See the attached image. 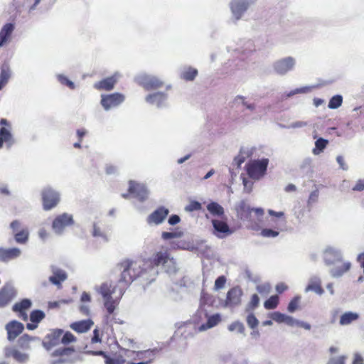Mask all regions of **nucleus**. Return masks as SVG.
Here are the masks:
<instances>
[{
    "label": "nucleus",
    "mask_w": 364,
    "mask_h": 364,
    "mask_svg": "<svg viewBox=\"0 0 364 364\" xmlns=\"http://www.w3.org/2000/svg\"><path fill=\"white\" fill-rule=\"evenodd\" d=\"M120 270L119 282L124 283L126 286L129 285L137 278L142 277L147 272V267L144 265V261L134 260L126 258L117 264Z\"/></svg>",
    "instance_id": "obj_1"
},
{
    "label": "nucleus",
    "mask_w": 364,
    "mask_h": 364,
    "mask_svg": "<svg viewBox=\"0 0 364 364\" xmlns=\"http://www.w3.org/2000/svg\"><path fill=\"white\" fill-rule=\"evenodd\" d=\"M144 265L146 266L147 269L161 266L168 273L176 272L178 269L176 259L167 249L156 252L151 257L144 260Z\"/></svg>",
    "instance_id": "obj_2"
},
{
    "label": "nucleus",
    "mask_w": 364,
    "mask_h": 364,
    "mask_svg": "<svg viewBox=\"0 0 364 364\" xmlns=\"http://www.w3.org/2000/svg\"><path fill=\"white\" fill-rule=\"evenodd\" d=\"M236 214L241 220L247 221L249 223V228L253 230L261 229L259 223L252 219V215L255 213L258 220H261L264 215V210L261 208H252L245 200H241L235 207Z\"/></svg>",
    "instance_id": "obj_3"
},
{
    "label": "nucleus",
    "mask_w": 364,
    "mask_h": 364,
    "mask_svg": "<svg viewBox=\"0 0 364 364\" xmlns=\"http://www.w3.org/2000/svg\"><path fill=\"white\" fill-rule=\"evenodd\" d=\"M88 353L93 355H101L105 358V364H123L135 363V350H132L126 348H121L118 353L114 354L112 358H110L105 352L102 350H91Z\"/></svg>",
    "instance_id": "obj_4"
},
{
    "label": "nucleus",
    "mask_w": 364,
    "mask_h": 364,
    "mask_svg": "<svg viewBox=\"0 0 364 364\" xmlns=\"http://www.w3.org/2000/svg\"><path fill=\"white\" fill-rule=\"evenodd\" d=\"M269 160L262 159V160H253L249 161L245 165V170L250 178L259 179L262 177L267 171Z\"/></svg>",
    "instance_id": "obj_5"
},
{
    "label": "nucleus",
    "mask_w": 364,
    "mask_h": 364,
    "mask_svg": "<svg viewBox=\"0 0 364 364\" xmlns=\"http://www.w3.org/2000/svg\"><path fill=\"white\" fill-rule=\"evenodd\" d=\"M129 195L142 202L147 199L148 191L144 185L130 181L129 182L128 193L123 194L122 197L127 198Z\"/></svg>",
    "instance_id": "obj_6"
},
{
    "label": "nucleus",
    "mask_w": 364,
    "mask_h": 364,
    "mask_svg": "<svg viewBox=\"0 0 364 364\" xmlns=\"http://www.w3.org/2000/svg\"><path fill=\"white\" fill-rule=\"evenodd\" d=\"M41 196L43 208L46 210L52 209L60 201L59 193L50 187L44 188Z\"/></svg>",
    "instance_id": "obj_7"
},
{
    "label": "nucleus",
    "mask_w": 364,
    "mask_h": 364,
    "mask_svg": "<svg viewBox=\"0 0 364 364\" xmlns=\"http://www.w3.org/2000/svg\"><path fill=\"white\" fill-rule=\"evenodd\" d=\"M12 230L15 241L19 244H26L28 240L29 231L26 227L22 225L21 223L18 220H14L10 224Z\"/></svg>",
    "instance_id": "obj_8"
},
{
    "label": "nucleus",
    "mask_w": 364,
    "mask_h": 364,
    "mask_svg": "<svg viewBox=\"0 0 364 364\" xmlns=\"http://www.w3.org/2000/svg\"><path fill=\"white\" fill-rule=\"evenodd\" d=\"M101 97V105L106 110L118 106L123 102L125 99L124 95L119 92L102 95Z\"/></svg>",
    "instance_id": "obj_9"
},
{
    "label": "nucleus",
    "mask_w": 364,
    "mask_h": 364,
    "mask_svg": "<svg viewBox=\"0 0 364 364\" xmlns=\"http://www.w3.org/2000/svg\"><path fill=\"white\" fill-rule=\"evenodd\" d=\"M63 333V331L61 329H53L49 333H48L43 342V346L47 350H50L53 348L57 346L60 343L61 336Z\"/></svg>",
    "instance_id": "obj_10"
},
{
    "label": "nucleus",
    "mask_w": 364,
    "mask_h": 364,
    "mask_svg": "<svg viewBox=\"0 0 364 364\" xmlns=\"http://www.w3.org/2000/svg\"><path fill=\"white\" fill-rule=\"evenodd\" d=\"M73 219L71 215L63 213L58 215L53 221L52 228L57 233H60L65 228L73 224Z\"/></svg>",
    "instance_id": "obj_11"
},
{
    "label": "nucleus",
    "mask_w": 364,
    "mask_h": 364,
    "mask_svg": "<svg viewBox=\"0 0 364 364\" xmlns=\"http://www.w3.org/2000/svg\"><path fill=\"white\" fill-rule=\"evenodd\" d=\"M242 291L240 287L231 288L227 293L225 306L234 307L241 304Z\"/></svg>",
    "instance_id": "obj_12"
},
{
    "label": "nucleus",
    "mask_w": 364,
    "mask_h": 364,
    "mask_svg": "<svg viewBox=\"0 0 364 364\" xmlns=\"http://www.w3.org/2000/svg\"><path fill=\"white\" fill-rule=\"evenodd\" d=\"M31 301L28 299H23L19 302H16L12 307L13 311L17 314L18 318L23 321H27V311L31 307Z\"/></svg>",
    "instance_id": "obj_13"
},
{
    "label": "nucleus",
    "mask_w": 364,
    "mask_h": 364,
    "mask_svg": "<svg viewBox=\"0 0 364 364\" xmlns=\"http://www.w3.org/2000/svg\"><path fill=\"white\" fill-rule=\"evenodd\" d=\"M0 124L6 125L9 127H1L0 129V149L2 148L4 143H5L9 147L14 144L13 136L10 132V124L6 119H1L0 120Z\"/></svg>",
    "instance_id": "obj_14"
},
{
    "label": "nucleus",
    "mask_w": 364,
    "mask_h": 364,
    "mask_svg": "<svg viewBox=\"0 0 364 364\" xmlns=\"http://www.w3.org/2000/svg\"><path fill=\"white\" fill-rule=\"evenodd\" d=\"M168 213V209L160 206L148 216L146 221L149 225H159L166 219Z\"/></svg>",
    "instance_id": "obj_15"
},
{
    "label": "nucleus",
    "mask_w": 364,
    "mask_h": 364,
    "mask_svg": "<svg viewBox=\"0 0 364 364\" xmlns=\"http://www.w3.org/2000/svg\"><path fill=\"white\" fill-rule=\"evenodd\" d=\"M294 64V59L287 57L277 61L274 65V68L278 74L284 75L293 68Z\"/></svg>",
    "instance_id": "obj_16"
},
{
    "label": "nucleus",
    "mask_w": 364,
    "mask_h": 364,
    "mask_svg": "<svg viewBox=\"0 0 364 364\" xmlns=\"http://www.w3.org/2000/svg\"><path fill=\"white\" fill-rule=\"evenodd\" d=\"M74 352L73 348L63 347L54 350L50 356L53 358V364H60L65 363L67 358Z\"/></svg>",
    "instance_id": "obj_17"
},
{
    "label": "nucleus",
    "mask_w": 364,
    "mask_h": 364,
    "mask_svg": "<svg viewBox=\"0 0 364 364\" xmlns=\"http://www.w3.org/2000/svg\"><path fill=\"white\" fill-rule=\"evenodd\" d=\"M212 224L215 235L218 237L223 238L232 233V230L225 221L213 219L212 220Z\"/></svg>",
    "instance_id": "obj_18"
},
{
    "label": "nucleus",
    "mask_w": 364,
    "mask_h": 364,
    "mask_svg": "<svg viewBox=\"0 0 364 364\" xmlns=\"http://www.w3.org/2000/svg\"><path fill=\"white\" fill-rule=\"evenodd\" d=\"M16 290L11 287L4 286L0 290V307L6 306L16 296Z\"/></svg>",
    "instance_id": "obj_19"
},
{
    "label": "nucleus",
    "mask_w": 364,
    "mask_h": 364,
    "mask_svg": "<svg viewBox=\"0 0 364 364\" xmlns=\"http://www.w3.org/2000/svg\"><path fill=\"white\" fill-rule=\"evenodd\" d=\"M117 82V76L116 75L102 79L94 84V87L97 90H112Z\"/></svg>",
    "instance_id": "obj_20"
},
{
    "label": "nucleus",
    "mask_w": 364,
    "mask_h": 364,
    "mask_svg": "<svg viewBox=\"0 0 364 364\" xmlns=\"http://www.w3.org/2000/svg\"><path fill=\"white\" fill-rule=\"evenodd\" d=\"M155 358L153 350H139L136 351L134 364H150Z\"/></svg>",
    "instance_id": "obj_21"
},
{
    "label": "nucleus",
    "mask_w": 364,
    "mask_h": 364,
    "mask_svg": "<svg viewBox=\"0 0 364 364\" xmlns=\"http://www.w3.org/2000/svg\"><path fill=\"white\" fill-rule=\"evenodd\" d=\"M8 333V339L14 341L23 331V325L16 321L9 322L6 327Z\"/></svg>",
    "instance_id": "obj_22"
},
{
    "label": "nucleus",
    "mask_w": 364,
    "mask_h": 364,
    "mask_svg": "<svg viewBox=\"0 0 364 364\" xmlns=\"http://www.w3.org/2000/svg\"><path fill=\"white\" fill-rule=\"evenodd\" d=\"M5 357L13 358L18 363H25L28 359V355L20 351L16 347H9L5 349Z\"/></svg>",
    "instance_id": "obj_23"
},
{
    "label": "nucleus",
    "mask_w": 364,
    "mask_h": 364,
    "mask_svg": "<svg viewBox=\"0 0 364 364\" xmlns=\"http://www.w3.org/2000/svg\"><path fill=\"white\" fill-rule=\"evenodd\" d=\"M139 84L146 90H156L164 85L162 81L155 77H144L140 79Z\"/></svg>",
    "instance_id": "obj_24"
},
{
    "label": "nucleus",
    "mask_w": 364,
    "mask_h": 364,
    "mask_svg": "<svg viewBox=\"0 0 364 364\" xmlns=\"http://www.w3.org/2000/svg\"><path fill=\"white\" fill-rule=\"evenodd\" d=\"M247 7L248 3L245 0H234L230 4V9L237 19L240 18Z\"/></svg>",
    "instance_id": "obj_25"
},
{
    "label": "nucleus",
    "mask_w": 364,
    "mask_h": 364,
    "mask_svg": "<svg viewBox=\"0 0 364 364\" xmlns=\"http://www.w3.org/2000/svg\"><path fill=\"white\" fill-rule=\"evenodd\" d=\"M53 274L49 277V281L58 288L62 287V282L65 281L68 278L66 272L59 268L53 267L52 269Z\"/></svg>",
    "instance_id": "obj_26"
},
{
    "label": "nucleus",
    "mask_w": 364,
    "mask_h": 364,
    "mask_svg": "<svg viewBox=\"0 0 364 364\" xmlns=\"http://www.w3.org/2000/svg\"><path fill=\"white\" fill-rule=\"evenodd\" d=\"M14 30V25L11 23H6L0 31V47L9 43Z\"/></svg>",
    "instance_id": "obj_27"
},
{
    "label": "nucleus",
    "mask_w": 364,
    "mask_h": 364,
    "mask_svg": "<svg viewBox=\"0 0 364 364\" xmlns=\"http://www.w3.org/2000/svg\"><path fill=\"white\" fill-rule=\"evenodd\" d=\"M20 255L21 250L17 247L9 249L0 248V260L3 262H8L17 258Z\"/></svg>",
    "instance_id": "obj_28"
},
{
    "label": "nucleus",
    "mask_w": 364,
    "mask_h": 364,
    "mask_svg": "<svg viewBox=\"0 0 364 364\" xmlns=\"http://www.w3.org/2000/svg\"><path fill=\"white\" fill-rule=\"evenodd\" d=\"M46 315L41 310H34L30 314V320L31 323L26 324V328L28 330H34L38 327V323H40Z\"/></svg>",
    "instance_id": "obj_29"
},
{
    "label": "nucleus",
    "mask_w": 364,
    "mask_h": 364,
    "mask_svg": "<svg viewBox=\"0 0 364 364\" xmlns=\"http://www.w3.org/2000/svg\"><path fill=\"white\" fill-rule=\"evenodd\" d=\"M93 324L91 319H86L73 323L70 328L77 333H85L89 331Z\"/></svg>",
    "instance_id": "obj_30"
},
{
    "label": "nucleus",
    "mask_w": 364,
    "mask_h": 364,
    "mask_svg": "<svg viewBox=\"0 0 364 364\" xmlns=\"http://www.w3.org/2000/svg\"><path fill=\"white\" fill-rule=\"evenodd\" d=\"M92 235L95 237H101L105 242L108 241L105 225L101 222L94 223Z\"/></svg>",
    "instance_id": "obj_31"
},
{
    "label": "nucleus",
    "mask_w": 364,
    "mask_h": 364,
    "mask_svg": "<svg viewBox=\"0 0 364 364\" xmlns=\"http://www.w3.org/2000/svg\"><path fill=\"white\" fill-rule=\"evenodd\" d=\"M221 321V317L219 314H213L208 318L207 322L203 323L200 327V331H205L218 325Z\"/></svg>",
    "instance_id": "obj_32"
},
{
    "label": "nucleus",
    "mask_w": 364,
    "mask_h": 364,
    "mask_svg": "<svg viewBox=\"0 0 364 364\" xmlns=\"http://www.w3.org/2000/svg\"><path fill=\"white\" fill-rule=\"evenodd\" d=\"M38 339V338L37 337H33L28 334H23L17 340V347L22 350L28 349L30 348L31 343Z\"/></svg>",
    "instance_id": "obj_33"
},
{
    "label": "nucleus",
    "mask_w": 364,
    "mask_h": 364,
    "mask_svg": "<svg viewBox=\"0 0 364 364\" xmlns=\"http://www.w3.org/2000/svg\"><path fill=\"white\" fill-rule=\"evenodd\" d=\"M115 292V287L111 283H103L100 287V293L105 299H112V295Z\"/></svg>",
    "instance_id": "obj_34"
},
{
    "label": "nucleus",
    "mask_w": 364,
    "mask_h": 364,
    "mask_svg": "<svg viewBox=\"0 0 364 364\" xmlns=\"http://www.w3.org/2000/svg\"><path fill=\"white\" fill-rule=\"evenodd\" d=\"M359 315L357 313L348 311L341 315L339 323L341 326H346L358 319Z\"/></svg>",
    "instance_id": "obj_35"
},
{
    "label": "nucleus",
    "mask_w": 364,
    "mask_h": 364,
    "mask_svg": "<svg viewBox=\"0 0 364 364\" xmlns=\"http://www.w3.org/2000/svg\"><path fill=\"white\" fill-rule=\"evenodd\" d=\"M105 307L107 311L105 316L107 322L111 321V316L113 314L117 304L112 299H105Z\"/></svg>",
    "instance_id": "obj_36"
},
{
    "label": "nucleus",
    "mask_w": 364,
    "mask_h": 364,
    "mask_svg": "<svg viewBox=\"0 0 364 364\" xmlns=\"http://www.w3.org/2000/svg\"><path fill=\"white\" fill-rule=\"evenodd\" d=\"M207 210L213 216H223L224 215V208L216 202H211L207 205Z\"/></svg>",
    "instance_id": "obj_37"
},
{
    "label": "nucleus",
    "mask_w": 364,
    "mask_h": 364,
    "mask_svg": "<svg viewBox=\"0 0 364 364\" xmlns=\"http://www.w3.org/2000/svg\"><path fill=\"white\" fill-rule=\"evenodd\" d=\"M198 75V70L193 68L188 67L181 73V77L186 81L193 80Z\"/></svg>",
    "instance_id": "obj_38"
},
{
    "label": "nucleus",
    "mask_w": 364,
    "mask_h": 364,
    "mask_svg": "<svg viewBox=\"0 0 364 364\" xmlns=\"http://www.w3.org/2000/svg\"><path fill=\"white\" fill-rule=\"evenodd\" d=\"M305 291H313L318 295H321L324 291L319 280L311 281L306 287Z\"/></svg>",
    "instance_id": "obj_39"
},
{
    "label": "nucleus",
    "mask_w": 364,
    "mask_h": 364,
    "mask_svg": "<svg viewBox=\"0 0 364 364\" xmlns=\"http://www.w3.org/2000/svg\"><path fill=\"white\" fill-rule=\"evenodd\" d=\"M279 301V298L277 295L271 296L264 303V307L266 309L271 310L277 307Z\"/></svg>",
    "instance_id": "obj_40"
},
{
    "label": "nucleus",
    "mask_w": 364,
    "mask_h": 364,
    "mask_svg": "<svg viewBox=\"0 0 364 364\" xmlns=\"http://www.w3.org/2000/svg\"><path fill=\"white\" fill-rule=\"evenodd\" d=\"M350 268V262H344L341 267H338L331 270V274L333 277L341 276L343 273L348 271Z\"/></svg>",
    "instance_id": "obj_41"
},
{
    "label": "nucleus",
    "mask_w": 364,
    "mask_h": 364,
    "mask_svg": "<svg viewBox=\"0 0 364 364\" xmlns=\"http://www.w3.org/2000/svg\"><path fill=\"white\" fill-rule=\"evenodd\" d=\"M166 98V95L164 92H155L146 96V100L147 102L154 104L156 102H161Z\"/></svg>",
    "instance_id": "obj_42"
},
{
    "label": "nucleus",
    "mask_w": 364,
    "mask_h": 364,
    "mask_svg": "<svg viewBox=\"0 0 364 364\" xmlns=\"http://www.w3.org/2000/svg\"><path fill=\"white\" fill-rule=\"evenodd\" d=\"M328 141L323 138L318 139L315 142V148L313 149L314 154H320L327 146Z\"/></svg>",
    "instance_id": "obj_43"
},
{
    "label": "nucleus",
    "mask_w": 364,
    "mask_h": 364,
    "mask_svg": "<svg viewBox=\"0 0 364 364\" xmlns=\"http://www.w3.org/2000/svg\"><path fill=\"white\" fill-rule=\"evenodd\" d=\"M279 235V230L277 228H274V229L263 228L260 232V235L263 237H276Z\"/></svg>",
    "instance_id": "obj_44"
},
{
    "label": "nucleus",
    "mask_w": 364,
    "mask_h": 364,
    "mask_svg": "<svg viewBox=\"0 0 364 364\" xmlns=\"http://www.w3.org/2000/svg\"><path fill=\"white\" fill-rule=\"evenodd\" d=\"M259 304V298L257 294H254L252 295L250 300L246 307V311H252L255 309Z\"/></svg>",
    "instance_id": "obj_45"
},
{
    "label": "nucleus",
    "mask_w": 364,
    "mask_h": 364,
    "mask_svg": "<svg viewBox=\"0 0 364 364\" xmlns=\"http://www.w3.org/2000/svg\"><path fill=\"white\" fill-rule=\"evenodd\" d=\"M343 102V97L341 95H337L332 97L328 102V107L330 109L338 108Z\"/></svg>",
    "instance_id": "obj_46"
},
{
    "label": "nucleus",
    "mask_w": 364,
    "mask_h": 364,
    "mask_svg": "<svg viewBox=\"0 0 364 364\" xmlns=\"http://www.w3.org/2000/svg\"><path fill=\"white\" fill-rule=\"evenodd\" d=\"M300 300H301L300 296H294L288 304V306H287L288 311L290 313H293L296 310H297L299 308Z\"/></svg>",
    "instance_id": "obj_47"
},
{
    "label": "nucleus",
    "mask_w": 364,
    "mask_h": 364,
    "mask_svg": "<svg viewBox=\"0 0 364 364\" xmlns=\"http://www.w3.org/2000/svg\"><path fill=\"white\" fill-rule=\"evenodd\" d=\"M75 341L76 338L75 336L69 331H67L65 333H63L61 336L60 342L65 345L75 342Z\"/></svg>",
    "instance_id": "obj_48"
},
{
    "label": "nucleus",
    "mask_w": 364,
    "mask_h": 364,
    "mask_svg": "<svg viewBox=\"0 0 364 364\" xmlns=\"http://www.w3.org/2000/svg\"><path fill=\"white\" fill-rule=\"evenodd\" d=\"M256 289L262 296H267L271 291V286L269 284H262L257 285Z\"/></svg>",
    "instance_id": "obj_49"
},
{
    "label": "nucleus",
    "mask_w": 364,
    "mask_h": 364,
    "mask_svg": "<svg viewBox=\"0 0 364 364\" xmlns=\"http://www.w3.org/2000/svg\"><path fill=\"white\" fill-rule=\"evenodd\" d=\"M228 329L230 331H238L239 333H243L245 332L244 325L242 323L239 322V321H236V322H234V323H231L228 326Z\"/></svg>",
    "instance_id": "obj_50"
},
{
    "label": "nucleus",
    "mask_w": 364,
    "mask_h": 364,
    "mask_svg": "<svg viewBox=\"0 0 364 364\" xmlns=\"http://www.w3.org/2000/svg\"><path fill=\"white\" fill-rule=\"evenodd\" d=\"M247 323L251 328H255L258 326L259 321L255 316L250 313L247 317Z\"/></svg>",
    "instance_id": "obj_51"
},
{
    "label": "nucleus",
    "mask_w": 364,
    "mask_h": 364,
    "mask_svg": "<svg viewBox=\"0 0 364 364\" xmlns=\"http://www.w3.org/2000/svg\"><path fill=\"white\" fill-rule=\"evenodd\" d=\"M58 80L62 85H66L71 90H74L75 87V84L71 80H70L67 77L63 75H59Z\"/></svg>",
    "instance_id": "obj_52"
},
{
    "label": "nucleus",
    "mask_w": 364,
    "mask_h": 364,
    "mask_svg": "<svg viewBox=\"0 0 364 364\" xmlns=\"http://www.w3.org/2000/svg\"><path fill=\"white\" fill-rule=\"evenodd\" d=\"M9 77V71L2 69L0 75V90L7 83Z\"/></svg>",
    "instance_id": "obj_53"
},
{
    "label": "nucleus",
    "mask_w": 364,
    "mask_h": 364,
    "mask_svg": "<svg viewBox=\"0 0 364 364\" xmlns=\"http://www.w3.org/2000/svg\"><path fill=\"white\" fill-rule=\"evenodd\" d=\"M181 235H182L181 232H163L161 234V237L164 240H167L172 239V238L180 237H181Z\"/></svg>",
    "instance_id": "obj_54"
},
{
    "label": "nucleus",
    "mask_w": 364,
    "mask_h": 364,
    "mask_svg": "<svg viewBox=\"0 0 364 364\" xmlns=\"http://www.w3.org/2000/svg\"><path fill=\"white\" fill-rule=\"evenodd\" d=\"M286 314H282L279 311H275L272 314L271 318L273 321L277 322V323H284L285 318H287Z\"/></svg>",
    "instance_id": "obj_55"
},
{
    "label": "nucleus",
    "mask_w": 364,
    "mask_h": 364,
    "mask_svg": "<svg viewBox=\"0 0 364 364\" xmlns=\"http://www.w3.org/2000/svg\"><path fill=\"white\" fill-rule=\"evenodd\" d=\"M185 209L186 210L189 212L199 210L201 209V204L196 200H192L189 203V204L186 207Z\"/></svg>",
    "instance_id": "obj_56"
},
{
    "label": "nucleus",
    "mask_w": 364,
    "mask_h": 364,
    "mask_svg": "<svg viewBox=\"0 0 364 364\" xmlns=\"http://www.w3.org/2000/svg\"><path fill=\"white\" fill-rule=\"evenodd\" d=\"M226 282V278L225 276L218 277L215 282V289H220L224 287Z\"/></svg>",
    "instance_id": "obj_57"
},
{
    "label": "nucleus",
    "mask_w": 364,
    "mask_h": 364,
    "mask_svg": "<svg viewBox=\"0 0 364 364\" xmlns=\"http://www.w3.org/2000/svg\"><path fill=\"white\" fill-rule=\"evenodd\" d=\"M346 356L341 355L337 358H331L327 364H345Z\"/></svg>",
    "instance_id": "obj_58"
},
{
    "label": "nucleus",
    "mask_w": 364,
    "mask_h": 364,
    "mask_svg": "<svg viewBox=\"0 0 364 364\" xmlns=\"http://www.w3.org/2000/svg\"><path fill=\"white\" fill-rule=\"evenodd\" d=\"M101 342H102V338L100 336L99 330L97 328H95L93 331V336L91 338V343H101Z\"/></svg>",
    "instance_id": "obj_59"
},
{
    "label": "nucleus",
    "mask_w": 364,
    "mask_h": 364,
    "mask_svg": "<svg viewBox=\"0 0 364 364\" xmlns=\"http://www.w3.org/2000/svg\"><path fill=\"white\" fill-rule=\"evenodd\" d=\"M297 322L298 321L294 319L293 317L290 316H287V318H285L284 323L289 326H294L295 325L297 326Z\"/></svg>",
    "instance_id": "obj_60"
},
{
    "label": "nucleus",
    "mask_w": 364,
    "mask_h": 364,
    "mask_svg": "<svg viewBox=\"0 0 364 364\" xmlns=\"http://www.w3.org/2000/svg\"><path fill=\"white\" fill-rule=\"evenodd\" d=\"M336 161H337L338 164H339L340 168L341 169H343V170H347L348 169V166L345 163L344 159H343V157L342 156H338L336 157Z\"/></svg>",
    "instance_id": "obj_61"
},
{
    "label": "nucleus",
    "mask_w": 364,
    "mask_h": 364,
    "mask_svg": "<svg viewBox=\"0 0 364 364\" xmlns=\"http://www.w3.org/2000/svg\"><path fill=\"white\" fill-rule=\"evenodd\" d=\"M181 219H180V217L177 215H172L169 218H168V223L171 225H176L177 223H178L180 222Z\"/></svg>",
    "instance_id": "obj_62"
},
{
    "label": "nucleus",
    "mask_w": 364,
    "mask_h": 364,
    "mask_svg": "<svg viewBox=\"0 0 364 364\" xmlns=\"http://www.w3.org/2000/svg\"><path fill=\"white\" fill-rule=\"evenodd\" d=\"M353 364H364V360L361 355L358 353H355L354 355V359L353 361Z\"/></svg>",
    "instance_id": "obj_63"
},
{
    "label": "nucleus",
    "mask_w": 364,
    "mask_h": 364,
    "mask_svg": "<svg viewBox=\"0 0 364 364\" xmlns=\"http://www.w3.org/2000/svg\"><path fill=\"white\" fill-rule=\"evenodd\" d=\"M363 189H364V181H362V180H359L353 188V190L358 191H361Z\"/></svg>",
    "instance_id": "obj_64"
}]
</instances>
